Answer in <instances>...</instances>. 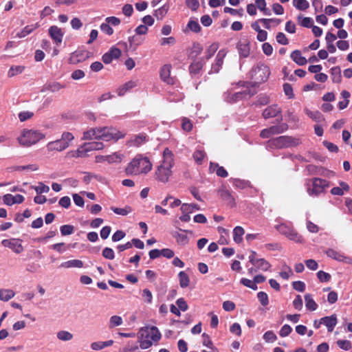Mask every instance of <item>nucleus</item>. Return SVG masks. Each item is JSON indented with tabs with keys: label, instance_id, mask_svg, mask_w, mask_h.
Here are the masks:
<instances>
[{
	"label": "nucleus",
	"instance_id": "7",
	"mask_svg": "<svg viewBox=\"0 0 352 352\" xmlns=\"http://www.w3.org/2000/svg\"><path fill=\"white\" fill-rule=\"evenodd\" d=\"M274 228L288 239L298 243L303 242L302 237L294 229L291 223H279Z\"/></svg>",
	"mask_w": 352,
	"mask_h": 352
},
{
	"label": "nucleus",
	"instance_id": "63",
	"mask_svg": "<svg viewBox=\"0 0 352 352\" xmlns=\"http://www.w3.org/2000/svg\"><path fill=\"white\" fill-rule=\"evenodd\" d=\"M102 256L109 260H113L115 257V253L112 248H105L102 250Z\"/></svg>",
	"mask_w": 352,
	"mask_h": 352
},
{
	"label": "nucleus",
	"instance_id": "2",
	"mask_svg": "<svg viewBox=\"0 0 352 352\" xmlns=\"http://www.w3.org/2000/svg\"><path fill=\"white\" fill-rule=\"evenodd\" d=\"M152 168V164L147 157L137 155L127 164L125 173L128 176H137L147 174Z\"/></svg>",
	"mask_w": 352,
	"mask_h": 352
},
{
	"label": "nucleus",
	"instance_id": "30",
	"mask_svg": "<svg viewBox=\"0 0 352 352\" xmlns=\"http://www.w3.org/2000/svg\"><path fill=\"white\" fill-rule=\"evenodd\" d=\"M11 171H36L38 169V166L36 164H29L26 166H15L9 168Z\"/></svg>",
	"mask_w": 352,
	"mask_h": 352
},
{
	"label": "nucleus",
	"instance_id": "38",
	"mask_svg": "<svg viewBox=\"0 0 352 352\" xmlns=\"http://www.w3.org/2000/svg\"><path fill=\"white\" fill-rule=\"evenodd\" d=\"M245 233L244 229L241 226H236L233 230V240L235 243H239L242 241V236Z\"/></svg>",
	"mask_w": 352,
	"mask_h": 352
},
{
	"label": "nucleus",
	"instance_id": "62",
	"mask_svg": "<svg viewBox=\"0 0 352 352\" xmlns=\"http://www.w3.org/2000/svg\"><path fill=\"white\" fill-rule=\"evenodd\" d=\"M337 345L344 351H348L351 348V343L347 340H339L336 342Z\"/></svg>",
	"mask_w": 352,
	"mask_h": 352
},
{
	"label": "nucleus",
	"instance_id": "53",
	"mask_svg": "<svg viewBox=\"0 0 352 352\" xmlns=\"http://www.w3.org/2000/svg\"><path fill=\"white\" fill-rule=\"evenodd\" d=\"M256 7L263 12L265 15H270V11L266 9V2L265 0H256L255 1Z\"/></svg>",
	"mask_w": 352,
	"mask_h": 352
},
{
	"label": "nucleus",
	"instance_id": "37",
	"mask_svg": "<svg viewBox=\"0 0 352 352\" xmlns=\"http://www.w3.org/2000/svg\"><path fill=\"white\" fill-rule=\"evenodd\" d=\"M25 67L23 65H12L8 72V76L12 78L16 75L21 74L25 70Z\"/></svg>",
	"mask_w": 352,
	"mask_h": 352
},
{
	"label": "nucleus",
	"instance_id": "18",
	"mask_svg": "<svg viewBox=\"0 0 352 352\" xmlns=\"http://www.w3.org/2000/svg\"><path fill=\"white\" fill-rule=\"evenodd\" d=\"M148 140V136L145 133H142L131 137L126 144L129 146L138 147L146 142Z\"/></svg>",
	"mask_w": 352,
	"mask_h": 352
},
{
	"label": "nucleus",
	"instance_id": "11",
	"mask_svg": "<svg viewBox=\"0 0 352 352\" xmlns=\"http://www.w3.org/2000/svg\"><path fill=\"white\" fill-rule=\"evenodd\" d=\"M250 94L249 91L233 92L232 90H228L224 92L223 100L228 103L233 104L243 100L247 95Z\"/></svg>",
	"mask_w": 352,
	"mask_h": 352
},
{
	"label": "nucleus",
	"instance_id": "43",
	"mask_svg": "<svg viewBox=\"0 0 352 352\" xmlns=\"http://www.w3.org/2000/svg\"><path fill=\"white\" fill-rule=\"evenodd\" d=\"M123 157L124 155L118 152H115L107 155V162L109 164H118L122 162Z\"/></svg>",
	"mask_w": 352,
	"mask_h": 352
},
{
	"label": "nucleus",
	"instance_id": "33",
	"mask_svg": "<svg viewBox=\"0 0 352 352\" xmlns=\"http://www.w3.org/2000/svg\"><path fill=\"white\" fill-rule=\"evenodd\" d=\"M305 307L310 311H315L318 308V305L313 299L312 296L309 294L305 295Z\"/></svg>",
	"mask_w": 352,
	"mask_h": 352
},
{
	"label": "nucleus",
	"instance_id": "35",
	"mask_svg": "<svg viewBox=\"0 0 352 352\" xmlns=\"http://www.w3.org/2000/svg\"><path fill=\"white\" fill-rule=\"evenodd\" d=\"M178 278L179 282V286L182 288H186L189 286L190 278L189 276L184 271L179 272Z\"/></svg>",
	"mask_w": 352,
	"mask_h": 352
},
{
	"label": "nucleus",
	"instance_id": "51",
	"mask_svg": "<svg viewBox=\"0 0 352 352\" xmlns=\"http://www.w3.org/2000/svg\"><path fill=\"white\" fill-rule=\"evenodd\" d=\"M36 28V26L31 25H27L16 34L19 38H23L30 34Z\"/></svg>",
	"mask_w": 352,
	"mask_h": 352
},
{
	"label": "nucleus",
	"instance_id": "45",
	"mask_svg": "<svg viewBox=\"0 0 352 352\" xmlns=\"http://www.w3.org/2000/svg\"><path fill=\"white\" fill-rule=\"evenodd\" d=\"M230 182L236 188L239 189H244L247 188L249 184L248 181L242 180L240 179L230 178Z\"/></svg>",
	"mask_w": 352,
	"mask_h": 352
},
{
	"label": "nucleus",
	"instance_id": "5",
	"mask_svg": "<svg viewBox=\"0 0 352 352\" xmlns=\"http://www.w3.org/2000/svg\"><path fill=\"white\" fill-rule=\"evenodd\" d=\"M45 138V135L38 130L23 129L17 140L23 146H31Z\"/></svg>",
	"mask_w": 352,
	"mask_h": 352
},
{
	"label": "nucleus",
	"instance_id": "46",
	"mask_svg": "<svg viewBox=\"0 0 352 352\" xmlns=\"http://www.w3.org/2000/svg\"><path fill=\"white\" fill-rule=\"evenodd\" d=\"M111 210L116 213V214L122 215V216H126L130 212H132L131 207L126 206L124 208H116V207H111Z\"/></svg>",
	"mask_w": 352,
	"mask_h": 352
},
{
	"label": "nucleus",
	"instance_id": "59",
	"mask_svg": "<svg viewBox=\"0 0 352 352\" xmlns=\"http://www.w3.org/2000/svg\"><path fill=\"white\" fill-rule=\"evenodd\" d=\"M32 188L35 190L37 194H41L43 192L47 193L50 191V187L44 184L43 182H39L38 186H32Z\"/></svg>",
	"mask_w": 352,
	"mask_h": 352
},
{
	"label": "nucleus",
	"instance_id": "9",
	"mask_svg": "<svg viewBox=\"0 0 352 352\" xmlns=\"http://www.w3.org/2000/svg\"><path fill=\"white\" fill-rule=\"evenodd\" d=\"M270 74V68L264 64H258L256 67L252 69L250 76L256 83L265 82Z\"/></svg>",
	"mask_w": 352,
	"mask_h": 352
},
{
	"label": "nucleus",
	"instance_id": "36",
	"mask_svg": "<svg viewBox=\"0 0 352 352\" xmlns=\"http://www.w3.org/2000/svg\"><path fill=\"white\" fill-rule=\"evenodd\" d=\"M204 66L201 60H194L189 66L190 73L192 75H197L199 73Z\"/></svg>",
	"mask_w": 352,
	"mask_h": 352
},
{
	"label": "nucleus",
	"instance_id": "41",
	"mask_svg": "<svg viewBox=\"0 0 352 352\" xmlns=\"http://www.w3.org/2000/svg\"><path fill=\"white\" fill-rule=\"evenodd\" d=\"M219 45L218 43H212L205 51V58L209 60L216 53L219 49Z\"/></svg>",
	"mask_w": 352,
	"mask_h": 352
},
{
	"label": "nucleus",
	"instance_id": "52",
	"mask_svg": "<svg viewBox=\"0 0 352 352\" xmlns=\"http://www.w3.org/2000/svg\"><path fill=\"white\" fill-rule=\"evenodd\" d=\"M298 19L300 25L305 28H311L314 23V21L311 18L302 17L301 15L298 16Z\"/></svg>",
	"mask_w": 352,
	"mask_h": 352
},
{
	"label": "nucleus",
	"instance_id": "28",
	"mask_svg": "<svg viewBox=\"0 0 352 352\" xmlns=\"http://www.w3.org/2000/svg\"><path fill=\"white\" fill-rule=\"evenodd\" d=\"M272 135L280 134L288 129V125L286 123H280L278 125L272 126L268 128Z\"/></svg>",
	"mask_w": 352,
	"mask_h": 352
},
{
	"label": "nucleus",
	"instance_id": "44",
	"mask_svg": "<svg viewBox=\"0 0 352 352\" xmlns=\"http://www.w3.org/2000/svg\"><path fill=\"white\" fill-rule=\"evenodd\" d=\"M169 9L168 4H164L161 8L155 10L154 16L158 19L162 20L167 14Z\"/></svg>",
	"mask_w": 352,
	"mask_h": 352
},
{
	"label": "nucleus",
	"instance_id": "17",
	"mask_svg": "<svg viewBox=\"0 0 352 352\" xmlns=\"http://www.w3.org/2000/svg\"><path fill=\"white\" fill-rule=\"evenodd\" d=\"M170 65H164L160 70V78L161 79L168 85H174L175 79L170 76Z\"/></svg>",
	"mask_w": 352,
	"mask_h": 352
},
{
	"label": "nucleus",
	"instance_id": "27",
	"mask_svg": "<svg viewBox=\"0 0 352 352\" xmlns=\"http://www.w3.org/2000/svg\"><path fill=\"white\" fill-rule=\"evenodd\" d=\"M291 58L298 65H304L307 63V59L302 56L299 50H294L291 54Z\"/></svg>",
	"mask_w": 352,
	"mask_h": 352
},
{
	"label": "nucleus",
	"instance_id": "14",
	"mask_svg": "<svg viewBox=\"0 0 352 352\" xmlns=\"http://www.w3.org/2000/svg\"><path fill=\"white\" fill-rule=\"evenodd\" d=\"M89 55L88 51L78 49L70 54L69 63L74 65L82 63L89 58Z\"/></svg>",
	"mask_w": 352,
	"mask_h": 352
},
{
	"label": "nucleus",
	"instance_id": "50",
	"mask_svg": "<svg viewBox=\"0 0 352 352\" xmlns=\"http://www.w3.org/2000/svg\"><path fill=\"white\" fill-rule=\"evenodd\" d=\"M57 338L61 341H69L73 338L70 332L65 330L59 331L56 334Z\"/></svg>",
	"mask_w": 352,
	"mask_h": 352
},
{
	"label": "nucleus",
	"instance_id": "54",
	"mask_svg": "<svg viewBox=\"0 0 352 352\" xmlns=\"http://www.w3.org/2000/svg\"><path fill=\"white\" fill-rule=\"evenodd\" d=\"M122 318L119 316H113L109 320V328L120 326L122 324Z\"/></svg>",
	"mask_w": 352,
	"mask_h": 352
},
{
	"label": "nucleus",
	"instance_id": "55",
	"mask_svg": "<svg viewBox=\"0 0 352 352\" xmlns=\"http://www.w3.org/2000/svg\"><path fill=\"white\" fill-rule=\"evenodd\" d=\"M65 85L58 82H53L47 85L46 89L52 92H56L64 88Z\"/></svg>",
	"mask_w": 352,
	"mask_h": 352
},
{
	"label": "nucleus",
	"instance_id": "39",
	"mask_svg": "<svg viewBox=\"0 0 352 352\" xmlns=\"http://www.w3.org/2000/svg\"><path fill=\"white\" fill-rule=\"evenodd\" d=\"M325 253L328 257H329L333 260H336L338 262L342 261V256L344 254L343 253L336 251V250L332 249V248H329V249L327 250Z\"/></svg>",
	"mask_w": 352,
	"mask_h": 352
},
{
	"label": "nucleus",
	"instance_id": "1",
	"mask_svg": "<svg viewBox=\"0 0 352 352\" xmlns=\"http://www.w3.org/2000/svg\"><path fill=\"white\" fill-rule=\"evenodd\" d=\"M173 166V154L170 150L166 148L163 151V160L155 172V179L163 184L167 183L172 175Z\"/></svg>",
	"mask_w": 352,
	"mask_h": 352
},
{
	"label": "nucleus",
	"instance_id": "49",
	"mask_svg": "<svg viewBox=\"0 0 352 352\" xmlns=\"http://www.w3.org/2000/svg\"><path fill=\"white\" fill-rule=\"evenodd\" d=\"M98 128L91 129L89 131H85L83 133V140H92L97 139L98 140Z\"/></svg>",
	"mask_w": 352,
	"mask_h": 352
},
{
	"label": "nucleus",
	"instance_id": "4",
	"mask_svg": "<svg viewBox=\"0 0 352 352\" xmlns=\"http://www.w3.org/2000/svg\"><path fill=\"white\" fill-rule=\"evenodd\" d=\"M300 144L301 140L298 138L282 135L268 140L267 142V147L272 149L283 148L297 146Z\"/></svg>",
	"mask_w": 352,
	"mask_h": 352
},
{
	"label": "nucleus",
	"instance_id": "16",
	"mask_svg": "<svg viewBox=\"0 0 352 352\" xmlns=\"http://www.w3.org/2000/svg\"><path fill=\"white\" fill-rule=\"evenodd\" d=\"M220 197L226 201L228 204H229L231 207H234L236 206L235 199L232 196V193L226 188V186H222L217 190Z\"/></svg>",
	"mask_w": 352,
	"mask_h": 352
},
{
	"label": "nucleus",
	"instance_id": "34",
	"mask_svg": "<svg viewBox=\"0 0 352 352\" xmlns=\"http://www.w3.org/2000/svg\"><path fill=\"white\" fill-rule=\"evenodd\" d=\"M331 76L333 82L340 83L342 81L341 69L340 67H333L331 69Z\"/></svg>",
	"mask_w": 352,
	"mask_h": 352
},
{
	"label": "nucleus",
	"instance_id": "12",
	"mask_svg": "<svg viewBox=\"0 0 352 352\" xmlns=\"http://www.w3.org/2000/svg\"><path fill=\"white\" fill-rule=\"evenodd\" d=\"M227 53L228 51L226 49H221L218 52L214 61L211 65V69L208 72L209 74H217L219 72L223 64V60L227 55Z\"/></svg>",
	"mask_w": 352,
	"mask_h": 352
},
{
	"label": "nucleus",
	"instance_id": "19",
	"mask_svg": "<svg viewBox=\"0 0 352 352\" xmlns=\"http://www.w3.org/2000/svg\"><path fill=\"white\" fill-rule=\"evenodd\" d=\"M49 34L57 45H59L62 43L64 34L58 27L56 25L50 27L49 29Z\"/></svg>",
	"mask_w": 352,
	"mask_h": 352
},
{
	"label": "nucleus",
	"instance_id": "32",
	"mask_svg": "<svg viewBox=\"0 0 352 352\" xmlns=\"http://www.w3.org/2000/svg\"><path fill=\"white\" fill-rule=\"evenodd\" d=\"M304 111L305 113L315 122H320L324 120L322 113L318 111H312L307 108H305Z\"/></svg>",
	"mask_w": 352,
	"mask_h": 352
},
{
	"label": "nucleus",
	"instance_id": "3",
	"mask_svg": "<svg viewBox=\"0 0 352 352\" xmlns=\"http://www.w3.org/2000/svg\"><path fill=\"white\" fill-rule=\"evenodd\" d=\"M161 337V333L155 326L143 327L138 333V342L142 349H148L153 342L159 341Z\"/></svg>",
	"mask_w": 352,
	"mask_h": 352
},
{
	"label": "nucleus",
	"instance_id": "6",
	"mask_svg": "<svg viewBox=\"0 0 352 352\" xmlns=\"http://www.w3.org/2000/svg\"><path fill=\"white\" fill-rule=\"evenodd\" d=\"M307 192L309 196L318 197L325 192L330 186V182L326 179L314 177L307 182Z\"/></svg>",
	"mask_w": 352,
	"mask_h": 352
},
{
	"label": "nucleus",
	"instance_id": "29",
	"mask_svg": "<svg viewBox=\"0 0 352 352\" xmlns=\"http://www.w3.org/2000/svg\"><path fill=\"white\" fill-rule=\"evenodd\" d=\"M340 187H333L331 190V193L333 195H340L342 196L344 195V191H347L349 189V185L344 182H340Z\"/></svg>",
	"mask_w": 352,
	"mask_h": 352
},
{
	"label": "nucleus",
	"instance_id": "21",
	"mask_svg": "<svg viewBox=\"0 0 352 352\" xmlns=\"http://www.w3.org/2000/svg\"><path fill=\"white\" fill-rule=\"evenodd\" d=\"M46 147L48 151H62L68 148L69 144L59 139L48 142Z\"/></svg>",
	"mask_w": 352,
	"mask_h": 352
},
{
	"label": "nucleus",
	"instance_id": "15",
	"mask_svg": "<svg viewBox=\"0 0 352 352\" xmlns=\"http://www.w3.org/2000/svg\"><path fill=\"white\" fill-rule=\"evenodd\" d=\"M121 54V50L119 48L113 46L102 56V59L105 64H109L113 61V60L119 58Z\"/></svg>",
	"mask_w": 352,
	"mask_h": 352
},
{
	"label": "nucleus",
	"instance_id": "8",
	"mask_svg": "<svg viewBox=\"0 0 352 352\" xmlns=\"http://www.w3.org/2000/svg\"><path fill=\"white\" fill-rule=\"evenodd\" d=\"M98 140L103 141H118L120 139L124 138L126 133L118 131L113 127H102L98 128Z\"/></svg>",
	"mask_w": 352,
	"mask_h": 352
},
{
	"label": "nucleus",
	"instance_id": "13",
	"mask_svg": "<svg viewBox=\"0 0 352 352\" xmlns=\"http://www.w3.org/2000/svg\"><path fill=\"white\" fill-rule=\"evenodd\" d=\"M1 244L6 248L11 249L16 254L21 253L24 250L22 245V241L19 239H3L1 241Z\"/></svg>",
	"mask_w": 352,
	"mask_h": 352
},
{
	"label": "nucleus",
	"instance_id": "25",
	"mask_svg": "<svg viewBox=\"0 0 352 352\" xmlns=\"http://www.w3.org/2000/svg\"><path fill=\"white\" fill-rule=\"evenodd\" d=\"M136 86L137 83L135 81L129 80L117 89V94L119 96H122Z\"/></svg>",
	"mask_w": 352,
	"mask_h": 352
},
{
	"label": "nucleus",
	"instance_id": "58",
	"mask_svg": "<svg viewBox=\"0 0 352 352\" xmlns=\"http://www.w3.org/2000/svg\"><path fill=\"white\" fill-rule=\"evenodd\" d=\"M175 237L177 242L181 245H185L189 241L188 237L184 233H177L175 235Z\"/></svg>",
	"mask_w": 352,
	"mask_h": 352
},
{
	"label": "nucleus",
	"instance_id": "56",
	"mask_svg": "<svg viewBox=\"0 0 352 352\" xmlns=\"http://www.w3.org/2000/svg\"><path fill=\"white\" fill-rule=\"evenodd\" d=\"M187 27L192 31V32H199L201 31V26L199 24L198 21H195V20H192V19H190L188 23V25H187Z\"/></svg>",
	"mask_w": 352,
	"mask_h": 352
},
{
	"label": "nucleus",
	"instance_id": "42",
	"mask_svg": "<svg viewBox=\"0 0 352 352\" xmlns=\"http://www.w3.org/2000/svg\"><path fill=\"white\" fill-rule=\"evenodd\" d=\"M203 47L199 43H195L192 45L190 52L189 53V57L190 58L195 59L201 53Z\"/></svg>",
	"mask_w": 352,
	"mask_h": 352
},
{
	"label": "nucleus",
	"instance_id": "22",
	"mask_svg": "<svg viewBox=\"0 0 352 352\" xmlns=\"http://www.w3.org/2000/svg\"><path fill=\"white\" fill-rule=\"evenodd\" d=\"M321 322L327 327L329 332H331L338 323L337 316L336 314H333L329 316L323 317L321 318Z\"/></svg>",
	"mask_w": 352,
	"mask_h": 352
},
{
	"label": "nucleus",
	"instance_id": "61",
	"mask_svg": "<svg viewBox=\"0 0 352 352\" xmlns=\"http://www.w3.org/2000/svg\"><path fill=\"white\" fill-rule=\"evenodd\" d=\"M257 298L260 303L263 306H267L269 304V299L267 294L264 292H259L257 294Z\"/></svg>",
	"mask_w": 352,
	"mask_h": 352
},
{
	"label": "nucleus",
	"instance_id": "20",
	"mask_svg": "<svg viewBox=\"0 0 352 352\" xmlns=\"http://www.w3.org/2000/svg\"><path fill=\"white\" fill-rule=\"evenodd\" d=\"M236 48L240 58H247L250 53V42L245 39L237 43Z\"/></svg>",
	"mask_w": 352,
	"mask_h": 352
},
{
	"label": "nucleus",
	"instance_id": "60",
	"mask_svg": "<svg viewBox=\"0 0 352 352\" xmlns=\"http://www.w3.org/2000/svg\"><path fill=\"white\" fill-rule=\"evenodd\" d=\"M240 283L243 285L244 286L249 287L253 290H257L258 287L254 283V280H251L250 279L242 278L240 280Z\"/></svg>",
	"mask_w": 352,
	"mask_h": 352
},
{
	"label": "nucleus",
	"instance_id": "48",
	"mask_svg": "<svg viewBox=\"0 0 352 352\" xmlns=\"http://www.w3.org/2000/svg\"><path fill=\"white\" fill-rule=\"evenodd\" d=\"M293 5L299 10H306L309 7V3L307 0H293Z\"/></svg>",
	"mask_w": 352,
	"mask_h": 352
},
{
	"label": "nucleus",
	"instance_id": "10",
	"mask_svg": "<svg viewBox=\"0 0 352 352\" xmlns=\"http://www.w3.org/2000/svg\"><path fill=\"white\" fill-rule=\"evenodd\" d=\"M104 147L102 142H91L85 143L80 148L76 151H71L68 154L73 157H85L87 156V153L91 151L101 150Z\"/></svg>",
	"mask_w": 352,
	"mask_h": 352
},
{
	"label": "nucleus",
	"instance_id": "26",
	"mask_svg": "<svg viewBox=\"0 0 352 352\" xmlns=\"http://www.w3.org/2000/svg\"><path fill=\"white\" fill-rule=\"evenodd\" d=\"M83 266V262L78 259L69 260L62 263L60 265V267L64 268H82Z\"/></svg>",
	"mask_w": 352,
	"mask_h": 352
},
{
	"label": "nucleus",
	"instance_id": "31",
	"mask_svg": "<svg viewBox=\"0 0 352 352\" xmlns=\"http://www.w3.org/2000/svg\"><path fill=\"white\" fill-rule=\"evenodd\" d=\"M253 265L258 270L267 271L271 267L270 263L264 258H258Z\"/></svg>",
	"mask_w": 352,
	"mask_h": 352
},
{
	"label": "nucleus",
	"instance_id": "47",
	"mask_svg": "<svg viewBox=\"0 0 352 352\" xmlns=\"http://www.w3.org/2000/svg\"><path fill=\"white\" fill-rule=\"evenodd\" d=\"M180 210L182 213L190 214V213H192L195 210H199V208L198 207V206L197 204H184L182 205Z\"/></svg>",
	"mask_w": 352,
	"mask_h": 352
},
{
	"label": "nucleus",
	"instance_id": "57",
	"mask_svg": "<svg viewBox=\"0 0 352 352\" xmlns=\"http://www.w3.org/2000/svg\"><path fill=\"white\" fill-rule=\"evenodd\" d=\"M60 233L63 236L72 234L74 231V227L72 225H63L60 228Z\"/></svg>",
	"mask_w": 352,
	"mask_h": 352
},
{
	"label": "nucleus",
	"instance_id": "23",
	"mask_svg": "<svg viewBox=\"0 0 352 352\" xmlns=\"http://www.w3.org/2000/svg\"><path fill=\"white\" fill-rule=\"evenodd\" d=\"M281 109L277 104H273L267 107L263 112V116L265 119L276 117L280 113Z\"/></svg>",
	"mask_w": 352,
	"mask_h": 352
},
{
	"label": "nucleus",
	"instance_id": "24",
	"mask_svg": "<svg viewBox=\"0 0 352 352\" xmlns=\"http://www.w3.org/2000/svg\"><path fill=\"white\" fill-rule=\"evenodd\" d=\"M209 169L210 172H215L217 175L221 177L225 178L228 175L227 170L217 163L210 162Z\"/></svg>",
	"mask_w": 352,
	"mask_h": 352
},
{
	"label": "nucleus",
	"instance_id": "64",
	"mask_svg": "<svg viewBox=\"0 0 352 352\" xmlns=\"http://www.w3.org/2000/svg\"><path fill=\"white\" fill-rule=\"evenodd\" d=\"M206 156L204 151L201 150H196L193 153V157L198 164H201Z\"/></svg>",
	"mask_w": 352,
	"mask_h": 352
},
{
	"label": "nucleus",
	"instance_id": "40",
	"mask_svg": "<svg viewBox=\"0 0 352 352\" xmlns=\"http://www.w3.org/2000/svg\"><path fill=\"white\" fill-rule=\"evenodd\" d=\"M15 295V292L9 289H0V300L4 302H7L12 298Z\"/></svg>",
	"mask_w": 352,
	"mask_h": 352
}]
</instances>
